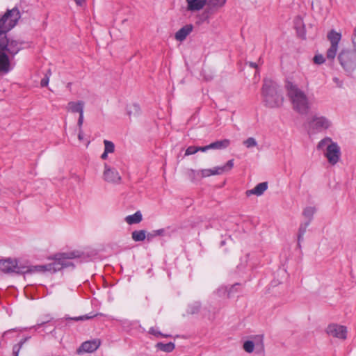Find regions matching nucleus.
<instances>
[{
    "label": "nucleus",
    "mask_w": 356,
    "mask_h": 356,
    "mask_svg": "<svg viewBox=\"0 0 356 356\" xmlns=\"http://www.w3.org/2000/svg\"><path fill=\"white\" fill-rule=\"evenodd\" d=\"M285 89L293 109L300 114H307L309 110V102L305 92L291 81H286Z\"/></svg>",
    "instance_id": "1"
},
{
    "label": "nucleus",
    "mask_w": 356,
    "mask_h": 356,
    "mask_svg": "<svg viewBox=\"0 0 356 356\" xmlns=\"http://www.w3.org/2000/svg\"><path fill=\"white\" fill-rule=\"evenodd\" d=\"M83 254V252L79 250H73L67 252L57 254L55 255V262L47 265L35 266L31 269L24 268V270L27 272L32 271H56L60 270L63 267H67L70 265L68 260L79 258Z\"/></svg>",
    "instance_id": "2"
},
{
    "label": "nucleus",
    "mask_w": 356,
    "mask_h": 356,
    "mask_svg": "<svg viewBox=\"0 0 356 356\" xmlns=\"http://www.w3.org/2000/svg\"><path fill=\"white\" fill-rule=\"evenodd\" d=\"M261 95L266 106L270 108L281 106L284 98L277 84L270 79H265Z\"/></svg>",
    "instance_id": "3"
},
{
    "label": "nucleus",
    "mask_w": 356,
    "mask_h": 356,
    "mask_svg": "<svg viewBox=\"0 0 356 356\" xmlns=\"http://www.w3.org/2000/svg\"><path fill=\"white\" fill-rule=\"evenodd\" d=\"M318 150L324 152V156L331 165H335L341 157L340 147L330 138L326 137L322 139L317 145Z\"/></svg>",
    "instance_id": "4"
},
{
    "label": "nucleus",
    "mask_w": 356,
    "mask_h": 356,
    "mask_svg": "<svg viewBox=\"0 0 356 356\" xmlns=\"http://www.w3.org/2000/svg\"><path fill=\"white\" fill-rule=\"evenodd\" d=\"M21 17L20 12L17 8L8 10L1 16V34L6 33L14 28Z\"/></svg>",
    "instance_id": "5"
},
{
    "label": "nucleus",
    "mask_w": 356,
    "mask_h": 356,
    "mask_svg": "<svg viewBox=\"0 0 356 356\" xmlns=\"http://www.w3.org/2000/svg\"><path fill=\"white\" fill-rule=\"evenodd\" d=\"M338 59L345 70L350 72L356 68V55L354 50H341L338 56Z\"/></svg>",
    "instance_id": "6"
},
{
    "label": "nucleus",
    "mask_w": 356,
    "mask_h": 356,
    "mask_svg": "<svg viewBox=\"0 0 356 356\" xmlns=\"http://www.w3.org/2000/svg\"><path fill=\"white\" fill-rule=\"evenodd\" d=\"M234 159L229 160L222 166H216L212 168L202 169L198 172L201 177L205 178L211 176L220 175L229 172L234 167Z\"/></svg>",
    "instance_id": "7"
},
{
    "label": "nucleus",
    "mask_w": 356,
    "mask_h": 356,
    "mask_svg": "<svg viewBox=\"0 0 356 356\" xmlns=\"http://www.w3.org/2000/svg\"><path fill=\"white\" fill-rule=\"evenodd\" d=\"M327 39L330 42V47L326 51L327 59L332 61L336 57L338 51V45L341 39V33L334 30L330 31L327 34Z\"/></svg>",
    "instance_id": "8"
},
{
    "label": "nucleus",
    "mask_w": 356,
    "mask_h": 356,
    "mask_svg": "<svg viewBox=\"0 0 356 356\" xmlns=\"http://www.w3.org/2000/svg\"><path fill=\"white\" fill-rule=\"evenodd\" d=\"M326 333L332 337L344 340L347 337V328L346 327L338 324H330L326 330Z\"/></svg>",
    "instance_id": "9"
},
{
    "label": "nucleus",
    "mask_w": 356,
    "mask_h": 356,
    "mask_svg": "<svg viewBox=\"0 0 356 356\" xmlns=\"http://www.w3.org/2000/svg\"><path fill=\"white\" fill-rule=\"evenodd\" d=\"M1 272L5 273H16L17 274L26 273L24 267H19L15 260L10 259H1Z\"/></svg>",
    "instance_id": "10"
},
{
    "label": "nucleus",
    "mask_w": 356,
    "mask_h": 356,
    "mask_svg": "<svg viewBox=\"0 0 356 356\" xmlns=\"http://www.w3.org/2000/svg\"><path fill=\"white\" fill-rule=\"evenodd\" d=\"M6 44H4V40L1 38V52H5L10 57H13L19 50V46L16 41H9L7 39Z\"/></svg>",
    "instance_id": "11"
},
{
    "label": "nucleus",
    "mask_w": 356,
    "mask_h": 356,
    "mask_svg": "<svg viewBox=\"0 0 356 356\" xmlns=\"http://www.w3.org/2000/svg\"><path fill=\"white\" fill-rule=\"evenodd\" d=\"M311 127L318 131L326 129L330 126V122L323 116H315L310 123Z\"/></svg>",
    "instance_id": "12"
},
{
    "label": "nucleus",
    "mask_w": 356,
    "mask_h": 356,
    "mask_svg": "<svg viewBox=\"0 0 356 356\" xmlns=\"http://www.w3.org/2000/svg\"><path fill=\"white\" fill-rule=\"evenodd\" d=\"M104 179L108 182L119 183L121 180V177L118 170L106 165L104 172Z\"/></svg>",
    "instance_id": "13"
},
{
    "label": "nucleus",
    "mask_w": 356,
    "mask_h": 356,
    "mask_svg": "<svg viewBox=\"0 0 356 356\" xmlns=\"http://www.w3.org/2000/svg\"><path fill=\"white\" fill-rule=\"evenodd\" d=\"M226 1L227 0H206V11L209 14H213L222 8L225 5Z\"/></svg>",
    "instance_id": "14"
},
{
    "label": "nucleus",
    "mask_w": 356,
    "mask_h": 356,
    "mask_svg": "<svg viewBox=\"0 0 356 356\" xmlns=\"http://www.w3.org/2000/svg\"><path fill=\"white\" fill-rule=\"evenodd\" d=\"M99 346V340L95 339L92 341H88L82 343V345L79 349V352L92 353L96 350Z\"/></svg>",
    "instance_id": "15"
},
{
    "label": "nucleus",
    "mask_w": 356,
    "mask_h": 356,
    "mask_svg": "<svg viewBox=\"0 0 356 356\" xmlns=\"http://www.w3.org/2000/svg\"><path fill=\"white\" fill-rule=\"evenodd\" d=\"M193 24H190L184 26L176 32L175 35V39L179 42L184 41L186 37L193 31Z\"/></svg>",
    "instance_id": "16"
},
{
    "label": "nucleus",
    "mask_w": 356,
    "mask_h": 356,
    "mask_svg": "<svg viewBox=\"0 0 356 356\" xmlns=\"http://www.w3.org/2000/svg\"><path fill=\"white\" fill-rule=\"evenodd\" d=\"M188 11H199L204 8L206 0H186Z\"/></svg>",
    "instance_id": "17"
},
{
    "label": "nucleus",
    "mask_w": 356,
    "mask_h": 356,
    "mask_svg": "<svg viewBox=\"0 0 356 356\" xmlns=\"http://www.w3.org/2000/svg\"><path fill=\"white\" fill-rule=\"evenodd\" d=\"M268 188V184L266 182H261L258 184L254 188L251 190L246 191V195L250 196L252 195H261Z\"/></svg>",
    "instance_id": "18"
},
{
    "label": "nucleus",
    "mask_w": 356,
    "mask_h": 356,
    "mask_svg": "<svg viewBox=\"0 0 356 356\" xmlns=\"http://www.w3.org/2000/svg\"><path fill=\"white\" fill-rule=\"evenodd\" d=\"M84 103L82 101L70 102L67 104V110L72 113H83Z\"/></svg>",
    "instance_id": "19"
},
{
    "label": "nucleus",
    "mask_w": 356,
    "mask_h": 356,
    "mask_svg": "<svg viewBox=\"0 0 356 356\" xmlns=\"http://www.w3.org/2000/svg\"><path fill=\"white\" fill-rule=\"evenodd\" d=\"M10 57L5 52H1V74H6L10 70Z\"/></svg>",
    "instance_id": "20"
},
{
    "label": "nucleus",
    "mask_w": 356,
    "mask_h": 356,
    "mask_svg": "<svg viewBox=\"0 0 356 356\" xmlns=\"http://www.w3.org/2000/svg\"><path fill=\"white\" fill-rule=\"evenodd\" d=\"M143 216L140 211H136L133 215L127 216L125 218V221L129 225L137 224L142 221Z\"/></svg>",
    "instance_id": "21"
},
{
    "label": "nucleus",
    "mask_w": 356,
    "mask_h": 356,
    "mask_svg": "<svg viewBox=\"0 0 356 356\" xmlns=\"http://www.w3.org/2000/svg\"><path fill=\"white\" fill-rule=\"evenodd\" d=\"M230 144V140L228 139H224L222 140H218L210 144L211 149H221L227 148Z\"/></svg>",
    "instance_id": "22"
},
{
    "label": "nucleus",
    "mask_w": 356,
    "mask_h": 356,
    "mask_svg": "<svg viewBox=\"0 0 356 356\" xmlns=\"http://www.w3.org/2000/svg\"><path fill=\"white\" fill-rule=\"evenodd\" d=\"M156 347L160 350H162V351L166 352V353H170L175 349V346L172 342H170L168 343H163L160 342L156 344Z\"/></svg>",
    "instance_id": "23"
},
{
    "label": "nucleus",
    "mask_w": 356,
    "mask_h": 356,
    "mask_svg": "<svg viewBox=\"0 0 356 356\" xmlns=\"http://www.w3.org/2000/svg\"><path fill=\"white\" fill-rule=\"evenodd\" d=\"M131 237L135 241H143L145 239L146 232L145 230L134 231L131 234Z\"/></svg>",
    "instance_id": "24"
},
{
    "label": "nucleus",
    "mask_w": 356,
    "mask_h": 356,
    "mask_svg": "<svg viewBox=\"0 0 356 356\" xmlns=\"http://www.w3.org/2000/svg\"><path fill=\"white\" fill-rule=\"evenodd\" d=\"M254 342L250 340H248L243 343V348L246 353H251L254 350Z\"/></svg>",
    "instance_id": "25"
},
{
    "label": "nucleus",
    "mask_w": 356,
    "mask_h": 356,
    "mask_svg": "<svg viewBox=\"0 0 356 356\" xmlns=\"http://www.w3.org/2000/svg\"><path fill=\"white\" fill-rule=\"evenodd\" d=\"M127 113L129 116L136 115L138 113L140 108L136 104L129 105L127 108Z\"/></svg>",
    "instance_id": "26"
},
{
    "label": "nucleus",
    "mask_w": 356,
    "mask_h": 356,
    "mask_svg": "<svg viewBox=\"0 0 356 356\" xmlns=\"http://www.w3.org/2000/svg\"><path fill=\"white\" fill-rule=\"evenodd\" d=\"M104 151H106V152H108V153H113L114 152L115 146H114L113 143H112L111 141L107 140H104Z\"/></svg>",
    "instance_id": "27"
},
{
    "label": "nucleus",
    "mask_w": 356,
    "mask_h": 356,
    "mask_svg": "<svg viewBox=\"0 0 356 356\" xmlns=\"http://www.w3.org/2000/svg\"><path fill=\"white\" fill-rule=\"evenodd\" d=\"M243 145L246 147L250 148V147H256L257 145V143L254 138L250 137L243 141Z\"/></svg>",
    "instance_id": "28"
},
{
    "label": "nucleus",
    "mask_w": 356,
    "mask_h": 356,
    "mask_svg": "<svg viewBox=\"0 0 356 356\" xmlns=\"http://www.w3.org/2000/svg\"><path fill=\"white\" fill-rule=\"evenodd\" d=\"M315 211L316 210L314 207H309L304 210L303 214L307 218H311L314 214Z\"/></svg>",
    "instance_id": "29"
},
{
    "label": "nucleus",
    "mask_w": 356,
    "mask_h": 356,
    "mask_svg": "<svg viewBox=\"0 0 356 356\" xmlns=\"http://www.w3.org/2000/svg\"><path fill=\"white\" fill-rule=\"evenodd\" d=\"M25 341H20L18 344H16L13 348V353L14 356H18L19 352L23 344L24 343Z\"/></svg>",
    "instance_id": "30"
},
{
    "label": "nucleus",
    "mask_w": 356,
    "mask_h": 356,
    "mask_svg": "<svg viewBox=\"0 0 356 356\" xmlns=\"http://www.w3.org/2000/svg\"><path fill=\"white\" fill-rule=\"evenodd\" d=\"M50 75H51V72H50V70H49L48 73L44 76V77L40 81V86L42 87H46L48 86Z\"/></svg>",
    "instance_id": "31"
},
{
    "label": "nucleus",
    "mask_w": 356,
    "mask_h": 356,
    "mask_svg": "<svg viewBox=\"0 0 356 356\" xmlns=\"http://www.w3.org/2000/svg\"><path fill=\"white\" fill-rule=\"evenodd\" d=\"M197 152H198L197 147L190 146L186 149V150L185 152V155L186 156L192 155V154L197 153Z\"/></svg>",
    "instance_id": "32"
},
{
    "label": "nucleus",
    "mask_w": 356,
    "mask_h": 356,
    "mask_svg": "<svg viewBox=\"0 0 356 356\" xmlns=\"http://www.w3.org/2000/svg\"><path fill=\"white\" fill-rule=\"evenodd\" d=\"M149 333L154 335V336H161V337H170V334H162L161 332L157 331L155 328L154 327H151L149 329Z\"/></svg>",
    "instance_id": "33"
},
{
    "label": "nucleus",
    "mask_w": 356,
    "mask_h": 356,
    "mask_svg": "<svg viewBox=\"0 0 356 356\" xmlns=\"http://www.w3.org/2000/svg\"><path fill=\"white\" fill-rule=\"evenodd\" d=\"M325 59L323 55H316L314 57V62L316 64H323Z\"/></svg>",
    "instance_id": "34"
},
{
    "label": "nucleus",
    "mask_w": 356,
    "mask_h": 356,
    "mask_svg": "<svg viewBox=\"0 0 356 356\" xmlns=\"http://www.w3.org/2000/svg\"><path fill=\"white\" fill-rule=\"evenodd\" d=\"M83 123V113H81L79 117L77 125L79 129H81L82 125Z\"/></svg>",
    "instance_id": "35"
},
{
    "label": "nucleus",
    "mask_w": 356,
    "mask_h": 356,
    "mask_svg": "<svg viewBox=\"0 0 356 356\" xmlns=\"http://www.w3.org/2000/svg\"><path fill=\"white\" fill-rule=\"evenodd\" d=\"M163 234H164V229H160L154 230L152 232V234H151V235L152 236H155L163 235Z\"/></svg>",
    "instance_id": "36"
},
{
    "label": "nucleus",
    "mask_w": 356,
    "mask_h": 356,
    "mask_svg": "<svg viewBox=\"0 0 356 356\" xmlns=\"http://www.w3.org/2000/svg\"><path fill=\"white\" fill-rule=\"evenodd\" d=\"M90 318H91V316H78V317L72 318V319H73V320H74L76 321H78L87 320V319H89Z\"/></svg>",
    "instance_id": "37"
},
{
    "label": "nucleus",
    "mask_w": 356,
    "mask_h": 356,
    "mask_svg": "<svg viewBox=\"0 0 356 356\" xmlns=\"http://www.w3.org/2000/svg\"><path fill=\"white\" fill-rule=\"evenodd\" d=\"M299 231H300V234H298V243H300V241L303 238V235H304L305 232V228H304V229L300 228Z\"/></svg>",
    "instance_id": "38"
},
{
    "label": "nucleus",
    "mask_w": 356,
    "mask_h": 356,
    "mask_svg": "<svg viewBox=\"0 0 356 356\" xmlns=\"http://www.w3.org/2000/svg\"><path fill=\"white\" fill-rule=\"evenodd\" d=\"M197 149H198V151L206 152L207 150L211 149V147H210V144H209V145L204 146V147H197Z\"/></svg>",
    "instance_id": "39"
},
{
    "label": "nucleus",
    "mask_w": 356,
    "mask_h": 356,
    "mask_svg": "<svg viewBox=\"0 0 356 356\" xmlns=\"http://www.w3.org/2000/svg\"><path fill=\"white\" fill-rule=\"evenodd\" d=\"M78 138L79 140H82L83 139V134L82 129H79V134H78Z\"/></svg>",
    "instance_id": "40"
},
{
    "label": "nucleus",
    "mask_w": 356,
    "mask_h": 356,
    "mask_svg": "<svg viewBox=\"0 0 356 356\" xmlns=\"http://www.w3.org/2000/svg\"><path fill=\"white\" fill-rule=\"evenodd\" d=\"M86 0H74L78 6H82L86 2Z\"/></svg>",
    "instance_id": "41"
},
{
    "label": "nucleus",
    "mask_w": 356,
    "mask_h": 356,
    "mask_svg": "<svg viewBox=\"0 0 356 356\" xmlns=\"http://www.w3.org/2000/svg\"><path fill=\"white\" fill-rule=\"evenodd\" d=\"M108 152H106V151L104 152V153L102 154L101 158L102 159H106L108 156Z\"/></svg>",
    "instance_id": "42"
},
{
    "label": "nucleus",
    "mask_w": 356,
    "mask_h": 356,
    "mask_svg": "<svg viewBox=\"0 0 356 356\" xmlns=\"http://www.w3.org/2000/svg\"><path fill=\"white\" fill-rule=\"evenodd\" d=\"M249 65L250 67H254V68H256L257 67V64L254 63L250 62Z\"/></svg>",
    "instance_id": "43"
},
{
    "label": "nucleus",
    "mask_w": 356,
    "mask_h": 356,
    "mask_svg": "<svg viewBox=\"0 0 356 356\" xmlns=\"http://www.w3.org/2000/svg\"><path fill=\"white\" fill-rule=\"evenodd\" d=\"M259 340H260V342H261V345L263 346V342H262V341H263V340H262V338H260V339H259Z\"/></svg>",
    "instance_id": "44"
}]
</instances>
